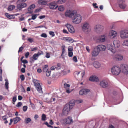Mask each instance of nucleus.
Masks as SVG:
<instances>
[{
  "instance_id": "obj_1",
  "label": "nucleus",
  "mask_w": 128,
  "mask_h": 128,
  "mask_svg": "<svg viewBox=\"0 0 128 128\" xmlns=\"http://www.w3.org/2000/svg\"><path fill=\"white\" fill-rule=\"evenodd\" d=\"M64 15L66 17L71 18L74 24H78L81 22L82 16L80 14L78 13L76 10H67L65 12Z\"/></svg>"
},
{
  "instance_id": "obj_2",
  "label": "nucleus",
  "mask_w": 128,
  "mask_h": 128,
  "mask_svg": "<svg viewBox=\"0 0 128 128\" xmlns=\"http://www.w3.org/2000/svg\"><path fill=\"white\" fill-rule=\"evenodd\" d=\"M90 26L89 23L87 22H84L82 26V31L88 34L90 31Z\"/></svg>"
},
{
  "instance_id": "obj_3",
  "label": "nucleus",
  "mask_w": 128,
  "mask_h": 128,
  "mask_svg": "<svg viewBox=\"0 0 128 128\" xmlns=\"http://www.w3.org/2000/svg\"><path fill=\"white\" fill-rule=\"evenodd\" d=\"M33 82L34 84L36 89L40 93H42V88L39 83V81L36 79H34Z\"/></svg>"
},
{
  "instance_id": "obj_4",
  "label": "nucleus",
  "mask_w": 128,
  "mask_h": 128,
  "mask_svg": "<svg viewBox=\"0 0 128 128\" xmlns=\"http://www.w3.org/2000/svg\"><path fill=\"white\" fill-rule=\"evenodd\" d=\"M110 70L112 74L113 75H118L121 71L120 68L119 67L116 66H114Z\"/></svg>"
},
{
  "instance_id": "obj_5",
  "label": "nucleus",
  "mask_w": 128,
  "mask_h": 128,
  "mask_svg": "<svg viewBox=\"0 0 128 128\" xmlns=\"http://www.w3.org/2000/svg\"><path fill=\"white\" fill-rule=\"evenodd\" d=\"M26 0H18L17 2V7L20 9L21 8L26 7V4L24 2H26Z\"/></svg>"
},
{
  "instance_id": "obj_6",
  "label": "nucleus",
  "mask_w": 128,
  "mask_h": 128,
  "mask_svg": "<svg viewBox=\"0 0 128 128\" xmlns=\"http://www.w3.org/2000/svg\"><path fill=\"white\" fill-rule=\"evenodd\" d=\"M120 37L122 39L128 38V30H123L120 32Z\"/></svg>"
},
{
  "instance_id": "obj_7",
  "label": "nucleus",
  "mask_w": 128,
  "mask_h": 128,
  "mask_svg": "<svg viewBox=\"0 0 128 128\" xmlns=\"http://www.w3.org/2000/svg\"><path fill=\"white\" fill-rule=\"evenodd\" d=\"M56 1L51 2L48 4V6L52 10H55L58 7Z\"/></svg>"
},
{
  "instance_id": "obj_8",
  "label": "nucleus",
  "mask_w": 128,
  "mask_h": 128,
  "mask_svg": "<svg viewBox=\"0 0 128 128\" xmlns=\"http://www.w3.org/2000/svg\"><path fill=\"white\" fill-rule=\"evenodd\" d=\"M60 121L64 124H68L72 122V118L70 116H69L67 118L61 119Z\"/></svg>"
},
{
  "instance_id": "obj_9",
  "label": "nucleus",
  "mask_w": 128,
  "mask_h": 128,
  "mask_svg": "<svg viewBox=\"0 0 128 128\" xmlns=\"http://www.w3.org/2000/svg\"><path fill=\"white\" fill-rule=\"evenodd\" d=\"M99 85L101 87L104 88H107L108 86V82L106 80H101L100 82Z\"/></svg>"
},
{
  "instance_id": "obj_10",
  "label": "nucleus",
  "mask_w": 128,
  "mask_h": 128,
  "mask_svg": "<svg viewBox=\"0 0 128 128\" xmlns=\"http://www.w3.org/2000/svg\"><path fill=\"white\" fill-rule=\"evenodd\" d=\"M104 29V27L102 25L98 24L96 25L94 27V30L96 31L99 33L102 31Z\"/></svg>"
},
{
  "instance_id": "obj_11",
  "label": "nucleus",
  "mask_w": 128,
  "mask_h": 128,
  "mask_svg": "<svg viewBox=\"0 0 128 128\" xmlns=\"http://www.w3.org/2000/svg\"><path fill=\"white\" fill-rule=\"evenodd\" d=\"M70 109L68 105H66L62 110V114L64 115H67L68 114Z\"/></svg>"
},
{
  "instance_id": "obj_12",
  "label": "nucleus",
  "mask_w": 128,
  "mask_h": 128,
  "mask_svg": "<svg viewBox=\"0 0 128 128\" xmlns=\"http://www.w3.org/2000/svg\"><path fill=\"white\" fill-rule=\"evenodd\" d=\"M121 69L122 72L125 74H128V66L125 64L121 66Z\"/></svg>"
},
{
  "instance_id": "obj_13",
  "label": "nucleus",
  "mask_w": 128,
  "mask_h": 128,
  "mask_svg": "<svg viewBox=\"0 0 128 128\" xmlns=\"http://www.w3.org/2000/svg\"><path fill=\"white\" fill-rule=\"evenodd\" d=\"M117 34V33L116 31L112 30H110L109 34V36L111 38H114L116 37Z\"/></svg>"
},
{
  "instance_id": "obj_14",
  "label": "nucleus",
  "mask_w": 128,
  "mask_h": 128,
  "mask_svg": "<svg viewBox=\"0 0 128 128\" xmlns=\"http://www.w3.org/2000/svg\"><path fill=\"white\" fill-rule=\"evenodd\" d=\"M100 53L99 50L96 47L92 52V56L96 57Z\"/></svg>"
},
{
  "instance_id": "obj_15",
  "label": "nucleus",
  "mask_w": 128,
  "mask_h": 128,
  "mask_svg": "<svg viewBox=\"0 0 128 128\" xmlns=\"http://www.w3.org/2000/svg\"><path fill=\"white\" fill-rule=\"evenodd\" d=\"M66 26L67 27L68 30L71 33H74V30L72 25L70 24H67L66 25Z\"/></svg>"
},
{
  "instance_id": "obj_16",
  "label": "nucleus",
  "mask_w": 128,
  "mask_h": 128,
  "mask_svg": "<svg viewBox=\"0 0 128 128\" xmlns=\"http://www.w3.org/2000/svg\"><path fill=\"white\" fill-rule=\"evenodd\" d=\"M98 50L100 51H104L106 50V47L105 45L102 44L96 46Z\"/></svg>"
},
{
  "instance_id": "obj_17",
  "label": "nucleus",
  "mask_w": 128,
  "mask_h": 128,
  "mask_svg": "<svg viewBox=\"0 0 128 128\" xmlns=\"http://www.w3.org/2000/svg\"><path fill=\"white\" fill-rule=\"evenodd\" d=\"M106 48L113 53H114L116 52V50L113 48L112 45L110 44H107Z\"/></svg>"
},
{
  "instance_id": "obj_18",
  "label": "nucleus",
  "mask_w": 128,
  "mask_h": 128,
  "mask_svg": "<svg viewBox=\"0 0 128 128\" xmlns=\"http://www.w3.org/2000/svg\"><path fill=\"white\" fill-rule=\"evenodd\" d=\"M118 2L120 3L119 6L121 8L124 9L126 6V5L124 3L125 1L124 0H118Z\"/></svg>"
},
{
  "instance_id": "obj_19",
  "label": "nucleus",
  "mask_w": 128,
  "mask_h": 128,
  "mask_svg": "<svg viewBox=\"0 0 128 128\" xmlns=\"http://www.w3.org/2000/svg\"><path fill=\"white\" fill-rule=\"evenodd\" d=\"M89 92L90 90L89 89L84 88L81 90L79 92V94L80 95H84L86 94Z\"/></svg>"
},
{
  "instance_id": "obj_20",
  "label": "nucleus",
  "mask_w": 128,
  "mask_h": 128,
  "mask_svg": "<svg viewBox=\"0 0 128 128\" xmlns=\"http://www.w3.org/2000/svg\"><path fill=\"white\" fill-rule=\"evenodd\" d=\"M113 44L114 48H119L120 45V42L118 40H114L113 42Z\"/></svg>"
},
{
  "instance_id": "obj_21",
  "label": "nucleus",
  "mask_w": 128,
  "mask_h": 128,
  "mask_svg": "<svg viewBox=\"0 0 128 128\" xmlns=\"http://www.w3.org/2000/svg\"><path fill=\"white\" fill-rule=\"evenodd\" d=\"M70 86L69 84H68L66 82L64 84V88L66 89V92L68 94L70 93L71 92L69 90Z\"/></svg>"
},
{
  "instance_id": "obj_22",
  "label": "nucleus",
  "mask_w": 128,
  "mask_h": 128,
  "mask_svg": "<svg viewBox=\"0 0 128 128\" xmlns=\"http://www.w3.org/2000/svg\"><path fill=\"white\" fill-rule=\"evenodd\" d=\"M50 0H38V3L40 4L46 5L48 2L50 1Z\"/></svg>"
},
{
  "instance_id": "obj_23",
  "label": "nucleus",
  "mask_w": 128,
  "mask_h": 128,
  "mask_svg": "<svg viewBox=\"0 0 128 128\" xmlns=\"http://www.w3.org/2000/svg\"><path fill=\"white\" fill-rule=\"evenodd\" d=\"M90 80L91 81L98 82L99 80V79L98 77L96 76H92L89 78Z\"/></svg>"
},
{
  "instance_id": "obj_24",
  "label": "nucleus",
  "mask_w": 128,
  "mask_h": 128,
  "mask_svg": "<svg viewBox=\"0 0 128 128\" xmlns=\"http://www.w3.org/2000/svg\"><path fill=\"white\" fill-rule=\"evenodd\" d=\"M123 58V56L119 54L116 55L114 58L117 60L119 61L122 60Z\"/></svg>"
},
{
  "instance_id": "obj_25",
  "label": "nucleus",
  "mask_w": 128,
  "mask_h": 128,
  "mask_svg": "<svg viewBox=\"0 0 128 128\" xmlns=\"http://www.w3.org/2000/svg\"><path fill=\"white\" fill-rule=\"evenodd\" d=\"M75 102L74 100H72L70 101L69 102V104H66V105H68L69 106V108L70 109L72 108L74 106V105Z\"/></svg>"
},
{
  "instance_id": "obj_26",
  "label": "nucleus",
  "mask_w": 128,
  "mask_h": 128,
  "mask_svg": "<svg viewBox=\"0 0 128 128\" xmlns=\"http://www.w3.org/2000/svg\"><path fill=\"white\" fill-rule=\"evenodd\" d=\"M106 38V37L105 35H101L99 36L98 40H99L100 42H104L105 41Z\"/></svg>"
},
{
  "instance_id": "obj_27",
  "label": "nucleus",
  "mask_w": 128,
  "mask_h": 128,
  "mask_svg": "<svg viewBox=\"0 0 128 128\" xmlns=\"http://www.w3.org/2000/svg\"><path fill=\"white\" fill-rule=\"evenodd\" d=\"M93 65L96 68H99L101 66L100 64L98 62H94L93 64Z\"/></svg>"
},
{
  "instance_id": "obj_28",
  "label": "nucleus",
  "mask_w": 128,
  "mask_h": 128,
  "mask_svg": "<svg viewBox=\"0 0 128 128\" xmlns=\"http://www.w3.org/2000/svg\"><path fill=\"white\" fill-rule=\"evenodd\" d=\"M1 117L2 118L3 120L5 121L4 122V124H6L8 122L6 120L8 117L6 115H4L2 116V114L0 113V118Z\"/></svg>"
},
{
  "instance_id": "obj_29",
  "label": "nucleus",
  "mask_w": 128,
  "mask_h": 128,
  "mask_svg": "<svg viewBox=\"0 0 128 128\" xmlns=\"http://www.w3.org/2000/svg\"><path fill=\"white\" fill-rule=\"evenodd\" d=\"M65 41H67L68 42L72 43L74 42V40L70 38H64L63 39Z\"/></svg>"
},
{
  "instance_id": "obj_30",
  "label": "nucleus",
  "mask_w": 128,
  "mask_h": 128,
  "mask_svg": "<svg viewBox=\"0 0 128 128\" xmlns=\"http://www.w3.org/2000/svg\"><path fill=\"white\" fill-rule=\"evenodd\" d=\"M35 7V5L34 4H32L30 5L29 8H28V10L30 12L31 10L34 9Z\"/></svg>"
},
{
  "instance_id": "obj_31",
  "label": "nucleus",
  "mask_w": 128,
  "mask_h": 128,
  "mask_svg": "<svg viewBox=\"0 0 128 128\" xmlns=\"http://www.w3.org/2000/svg\"><path fill=\"white\" fill-rule=\"evenodd\" d=\"M31 121V119L30 118H26L24 120V122L26 124H29Z\"/></svg>"
},
{
  "instance_id": "obj_32",
  "label": "nucleus",
  "mask_w": 128,
  "mask_h": 128,
  "mask_svg": "<svg viewBox=\"0 0 128 128\" xmlns=\"http://www.w3.org/2000/svg\"><path fill=\"white\" fill-rule=\"evenodd\" d=\"M14 123V124L17 123L18 121L20 120L21 118H20L18 117H16L13 119Z\"/></svg>"
},
{
  "instance_id": "obj_33",
  "label": "nucleus",
  "mask_w": 128,
  "mask_h": 128,
  "mask_svg": "<svg viewBox=\"0 0 128 128\" xmlns=\"http://www.w3.org/2000/svg\"><path fill=\"white\" fill-rule=\"evenodd\" d=\"M6 16L8 18L10 19H13L14 18L13 16L12 15H10L8 13L5 14Z\"/></svg>"
},
{
  "instance_id": "obj_34",
  "label": "nucleus",
  "mask_w": 128,
  "mask_h": 128,
  "mask_svg": "<svg viewBox=\"0 0 128 128\" xmlns=\"http://www.w3.org/2000/svg\"><path fill=\"white\" fill-rule=\"evenodd\" d=\"M38 56L36 54H34L32 58L34 60H38Z\"/></svg>"
},
{
  "instance_id": "obj_35",
  "label": "nucleus",
  "mask_w": 128,
  "mask_h": 128,
  "mask_svg": "<svg viewBox=\"0 0 128 128\" xmlns=\"http://www.w3.org/2000/svg\"><path fill=\"white\" fill-rule=\"evenodd\" d=\"M15 7V6L14 5H10L8 6V10L9 11H11L14 9Z\"/></svg>"
},
{
  "instance_id": "obj_36",
  "label": "nucleus",
  "mask_w": 128,
  "mask_h": 128,
  "mask_svg": "<svg viewBox=\"0 0 128 128\" xmlns=\"http://www.w3.org/2000/svg\"><path fill=\"white\" fill-rule=\"evenodd\" d=\"M64 9V7L62 5H61L59 6L58 8V10L61 12L63 11Z\"/></svg>"
},
{
  "instance_id": "obj_37",
  "label": "nucleus",
  "mask_w": 128,
  "mask_h": 128,
  "mask_svg": "<svg viewBox=\"0 0 128 128\" xmlns=\"http://www.w3.org/2000/svg\"><path fill=\"white\" fill-rule=\"evenodd\" d=\"M122 45L124 46H128V39L125 40L124 41Z\"/></svg>"
},
{
  "instance_id": "obj_38",
  "label": "nucleus",
  "mask_w": 128,
  "mask_h": 128,
  "mask_svg": "<svg viewBox=\"0 0 128 128\" xmlns=\"http://www.w3.org/2000/svg\"><path fill=\"white\" fill-rule=\"evenodd\" d=\"M48 65H45L44 66V67L43 68V71L44 72H46L47 70H48Z\"/></svg>"
},
{
  "instance_id": "obj_39",
  "label": "nucleus",
  "mask_w": 128,
  "mask_h": 128,
  "mask_svg": "<svg viewBox=\"0 0 128 128\" xmlns=\"http://www.w3.org/2000/svg\"><path fill=\"white\" fill-rule=\"evenodd\" d=\"M66 1V0H58L56 1L58 4H62L64 3Z\"/></svg>"
},
{
  "instance_id": "obj_40",
  "label": "nucleus",
  "mask_w": 128,
  "mask_h": 128,
  "mask_svg": "<svg viewBox=\"0 0 128 128\" xmlns=\"http://www.w3.org/2000/svg\"><path fill=\"white\" fill-rule=\"evenodd\" d=\"M46 117L45 114H43L42 116V121H45L46 120Z\"/></svg>"
},
{
  "instance_id": "obj_41",
  "label": "nucleus",
  "mask_w": 128,
  "mask_h": 128,
  "mask_svg": "<svg viewBox=\"0 0 128 128\" xmlns=\"http://www.w3.org/2000/svg\"><path fill=\"white\" fill-rule=\"evenodd\" d=\"M65 46H62V54H61V56H62V54H64L65 52Z\"/></svg>"
},
{
  "instance_id": "obj_42",
  "label": "nucleus",
  "mask_w": 128,
  "mask_h": 128,
  "mask_svg": "<svg viewBox=\"0 0 128 128\" xmlns=\"http://www.w3.org/2000/svg\"><path fill=\"white\" fill-rule=\"evenodd\" d=\"M45 72H46V75L47 76H48L50 75V70H48Z\"/></svg>"
},
{
  "instance_id": "obj_43",
  "label": "nucleus",
  "mask_w": 128,
  "mask_h": 128,
  "mask_svg": "<svg viewBox=\"0 0 128 128\" xmlns=\"http://www.w3.org/2000/svg\"><path fill=\"white\" fill-rule=\"evenodd\" d=\"M36 54H37L38 56H39L40 55L43 54H44V52L40 50H39L38 51V53Z\"/></svg>"
},
{
  "instance_id": "obj_44",
  "label": "nucleus",
  "mask_w": 128,
  "mask_h": 128,
  "mask_svg": "<svg viewBox=\"0 0 128 128\" xmlns=\"http://www.w3.org/2000/svg\"><path fill=\"white\" fill-rule=\"evenodd\" d=\"M56 98H55L52 97L51 98L50 100L49 101V102H54L55 101Z\"/></svg>"
},
{
  "instance_id": "obj_45",
  "label": "nucleus",
  "mask_w": 128,
  "mask_h": 128,
  "mask_svg": "<svg viewBox=\"0 0 128 128\" xmlns=\"http://www.w3.org/2000/svg\"><path fill=\"white\" fill-rule=\"evenodd\" d=\"M32 19L33 20H34L36 18V14H32Z\"/></svg>"
},
{
  "instance_id": "obj_46",
  "label": "nucleus",
  "mask_w": 128,
  "mask_h": 128,
  "mask_svg": "<svg viewBox=\"0 0 128 128\" xmlns=\"http://www.w3.org/2000/svg\"><path fill=\"white\" fill-rule=\"evenodd\" d=\"M73 50V47L72 46H69L68 48V52H72Z\"/></svg>"
},
{
  "instance_id": "obj_47",
  "label": "nucleus",
  "mask_w": 128,
  "mask_h": 128,
  "mask_svg": "<svg viewBox=\"0 0 128 128\" xmlns=\"http://www.w3.org/2000/svg\"><path fill=\"white\" fill-rule=\"evenodd\" d=\"M22 104L21 102H19L16 105V106L17 107L19 108L22 105Z\"/></svg>"
},
{
  "instance_id": "obj_48",
  "label": "nucleus",
  "mask_w": 128,
  "mask_h": 128,
  "mask_svg": "<svg viewBox=\"0 0 128 128\" xmlns=\"http://www.w3.org/2000/svg\"><path fill=\"white\" fill-rule=\"evenodd\" d=\"M80 72H74V75L76 77H77L78 76V74H80Z\"/></svg>"
},
{
  "instance_id": "obj_49",
  "label": "nucleus",
  "mask_w": 128,
  "mask_h": 128,
  "mask_svg": "<svg viewBox=\"0 0 128 128\" xmlns=\"http://www.w3.org/2000/svg\"><path fill=\"white\" fill-rule=\"evenodd\" d=\"M41 37L44 38H46L47 37V34H46L45 33H43L41 35Z\"/></svg>"
},
{
  "instance_id": "obj_50",
  "label": "nucleus",
  "mask_w": 128,
  "mask_h": 128,
  "mask_svg": "<svg viewBox=\"0 0 128 128\" xmlns=\"http://www.w3.org/2000/svg\"><path fill=\"white\" fill-rule=\"evenodd\" d=\"M8 82H6L5 83V86L7 90H8Z\"/></svg>"
},
{
  "instance_id": "obj_51",
  "label": "nucleus",
  "mask_w": 128,
  "mask_h": 128,
  "mask_svg": "<svg viewBox=\"0 0 128 128\" xmlns=\"http://www.w3.org/2000/svg\"><path fill=\"white\" fill-rule=\"evenodd\" d=\"M73 55V53L72 52H68V56L70 57H72Z\"/></svg>"
},
{
  "instance_id": "obj_52",
  "label": "nucleus",
  "mask_w": 128,
  "mask_h": 128,
  "mask_svg": "<svg viewBox=\"0 0 128 128\" xmlns=\"http://www.w3.org/2000/svg\"><path fill=\"white\" fill-rule=\"evenodd\" d=\"M28 108V106H24L23 107V110L24 111L26 112Z\"/></svg>"
},
{
  "instance_id": "obj_53",
  "label": "nucleus",
  "mask_w": 128,
  "mask_h": 128,
  "mask_svg": "<svg viewBox=\"0 0 128 128\" xmlns=\"http://www.w3.org/2000/svg\"><path fill=\"white\" fill-rule=\"evenodd\" d=\"M49 34L50 35H52V37H53L55 36L53 32L50 31L49 32Z\"/></svg>"
},
{
  "instance_id": "obj_54",
  "label": "nucleus",
  "mask_w": 128,
  "mask_h": 128,
  "mask_svg": "<svg viewBox=\"0 0 128 128\" xmlns=\"http://www.w3.org/2000/svg\"><path fill=\"white\" fill-rule=\"evenodd\" d=\"M20 78L22 81H23L24 80V77L23 75H21L20 76Z\"/></svg>"
},
{
  "instance_id": "obj_55",
  "label": "nucleus",
  "mask_w": 128,
  "mask_h": 128,
  "mask_svg": "<svg viewBox=\"0 0 128 128\" xmlns=\"http://www.w3.org/2000/svg\"><path fill=\"white\" fill-rule=\"evenodd\" d=\"M73 60L74 62H77L78 61L76 57V56H74L73 57Z\"/></svg>"
},
{
  "instance_id": "obj_56",
  "label": "nucleus",
  "mask_w": 128,
  "mask_h": 128,
  "mask_svg": "<svg viewBox=\"0 0 128 128\" xmlns=\"http://www.w3.org/2000/svg\"><path fill=\"white\" fill-rule=\"evenodd\" d=\"M16 96H14L12 98V101L13 102H16Z\"/></svg>"
},
{
  "instance_id": "obj_57",
  "label": "nucleus",
  "mask_w": 128,
  "mask_h": 128,
  "mask_svg": "<svg viewBox=\"0 0 128 128\" xmlns=\"http://www.w3.org/2000/svg\"><path fill=\"white\" fill-rule=\"evenodd\" d=\"M38 49L37 47H36L34 48H31V50L32 51H33L36 50Z\"/></svg>"
},
{
  "instance_id": "obj_58",
  "label": "nucleus",
  "mask_w": 128,
  "mask_h": 128,
  "mask_svg": "<svg viewBox=\"0 0 128 128\" xmlns=\"http://www.w3.org/2000/svg\"><path fill=\"white\" fill-rule=\"evenodd\" d=\"M27 40L30 43H32L33 42V40L32 38H28V39Z\"/></svg>"
},
{
  "instance_id": "obj_59",
  "label": "nucleus",
  "mask_w": 128,
  "mask_h": 128,
  "mask_svg": "<svg viewBox=\"0 0 128 128\" xmlns=\"http://www.w3.org/2000/svg\"><path fill=\"white\" fill-rule=\"evenodd\" d=\"M24 48V47L22 46H21L19 48V50L18 51V52L19 53L20 52H21L22 51Z\"/></svg>"
},
{
  "instance_id": "obj_60",
  "label": "nucleus",
  "mask_w": 128,
  "mask_h": 128,
  "mask_svg": "<svg viewBox=\"0 0 128 128\" xmlns=\"http://www.w3.org/2000/svg\"><path fill=\"white\" fill-rule=\"evenodd\" d=\"M21 62L24 64H26L28 62V61L26 60H24Z\"/></svg>"
},
{
  "instance_id": "obj_61",
  "label": "nucleus",
  "mask_w": 128,
  "mask_h": 128,
  "mask_svg": "<svg viewBox=\"0 0 128 128\" xmlns=\"http://www.w3.org/2000/svg\"><path fill=\"white\" fill-rule=\"evenodd\" d=\"M96 3H93L92 4L93 6L95 8H97L98 7V6H96Z\"/></svg>"
},
{
  "instance_id": "obj_62",
  "label": "nucleus",
  "mask_w": 128,
  "mask_h": 128,
  "mask_svg": "<svg viewBox=\"0 0 128 128\" xmlns=\"http://www.w3.org/2000/svg\"><path fill=\"white\" fill-rule=\"evenodd\" d=\"M29 53L28 52H27L25 54V56L26 58H28V56H29Z\"/></svg>"
},
{
  "instance_id": "obj_63",
  "label": "nucleus",
  "mask_w": 128,
  "mask_h": 128,
  "mask_svg": "<svg viewBox=\"0 0 128 128\" xmlns=\"http://www.w3.org/2000/svg\"><path fill=\"white\" fill-rule=\"evenodd\" d=\"M46 57L47 58H48L50 57V54L48 53H46Z\"/></svg>"
},
{
  "instance_id": "obj_64",
  "label": "nucleus",
  "mask_w": 128,
  "mask_h": 128,
  "mask_svg": "<svg viewBox=\"0 0 128 128\" xmlns=\"http://www.w3.org/2000/svg\"><path fill=\"white\" fill-rule=\"evenodd\" d=\"M21 71L22 73H24L25 72V69L24 68H22L21 69Z\"/></svg>"
}]
</instances>
